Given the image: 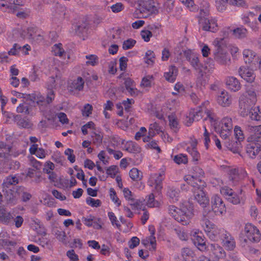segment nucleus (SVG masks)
Segmentation results:
<instances>
[{"mask_svg": "<svg viewBox=\"0 0 261 261\" xmlns=\"http://www.w3.org/2000/svg\"><path fill=\"white\" fill-rule=\"evenodd\" d=\"M197 141L196 140L192 141L190 142V145L187 148V152L192 157L193 161L198 162L200 158V155L197 149Z\"/></svg>", "mask_w": 261, "mask_h": 261, "instance_id": "b1692460", "label": "nucleus"}, {"mask_svg": "<svg viewBox=\"0 0 261 261\" xmlns=\"http://www.w3.org/2000/svg\"><path fill=\"white\" fill-rule=\"evenodd\" d=\"M257 101V97L255 91L250 88L240 96L239 108L240 114L245 117L250 114L252 120L259 121L261 120V109L259 107L252 108Z\"/></svg>", "mask_w": 261, "mask_h": 261, "instance_id": "f257e3e1", "label": "nucleus"}, {"mask_svg": "<svg viewBox=\"0 0 261 261\" xmlns=\"http://www.w3.org/2000/svg\"><path fill=\"white\" fill-rule=\"evenodd\" d=\"M205 113L206 115V118L205 119H208L212 125H215L218 120V117L213 112V110L212 109H206L205 111Z\"/></svg>", "mask_w": 261, "mask_h": 261, "instance_id": "c9c22d12", "label": "nucleus"}, {"mask_svg": "<svg viewBox=\"0 0 261 261\" xmlns=\"http://www.w3.org/2000/svg\"><path fill=\"white\" fill-rule=\"evenodd\" d=\"M217 131L223 139H227L231 134L233 128L232 120L230 117H225L222 118L217 126Z\"/></svg>", "mask_w": 261, "mask_h": 261, "instance_id": "1a4fd4ad", "label": "nucleus"}, {"mask_svg": "<svg viewBox=\"0 0 261 261\" xmlns=\"http://www.w3.org/2000/svg\"><path fill=\"white\" fill-rule=\"evenodd\" d=\"M243 58L245 62L248 64L253 63L256 60V53L252 50L245 49L243 51Z\"/></svg>", "mask_w": 261, "mask_h": 261, "instance_id": "cd10ccee", "label": "nucleus"}, {"mask_svg": "<svg viewBox=\"0 0 261 261\" xmlns=\"http://www.w3.org/2000/svg\"><path fill=\"white\" fill-rule=\"evenodd\" d=\"M154 77L152 75H147L142 79L140 86L144 88H150L151 87L154 81Z\"/></svg>", "mask_w": 261, "mask_h": 261, "instance_id": "f704fd0d", "label": "nucleus"}, {"mask_svg": "<svg viewBox=\"0 0 261 261\" xmlns=\"http://www.w3.org/2000/svg\"><path fill=\"white\" fill-rule=\"evenodd\" d=\"M193 242L198 250L202 252L206 251L207 246L205 243V238L202 232L198 229H196L193 232Z\"/></svg>", "mask_w": 261, "mask_h": 261, "instance_id": "ddd939ff", "label": "nucleus"}, {"mask_svg": "<svg viewBox=\"0 0 261 261\" xmlns=\"http://www.w3.org/2000/svg\"><path fill=\"white\" fill-rule=\"evenodd\" d=\"M201 224L207 237L212 241H218L226 230L218 227L206 218L202 219Z\"/></svg>", "mask_w": 261, "mask_h": 261, "instance_id": "39448f33", "label": "nucleus"}, {"mask_svg": "<svg viewBox=\"0 0 261 261\" xmlns=\"http://www.w3.org/2000/svg\"><path fill=\"white\" fill-rule=\"evenodd\" d=\"M146 204L149 207H158L160 205V202L155 200L153 193L150 194L146 198Z\"/></svg>", "mask_w": 261, "mask_h": 261, "instance_id": "72a5a7b5", "label": "nucleus"}, {"mask_svg": "<svg viewBox=\"0 0 261 261\" xmlns=\"http://www.w3.org/2000/svg\"><path fill=\"white\" fill-rule=\"evenodd\" d=\"M227 3H228V0H215L216 7L220 12L225 10Z\"/></svg>", "mask_w": 261, "mask_h": 261, "instance_id": "8fccbe9b", "label": "nucleus"}, {"mask_svg": "<svg viewBox=\"0 0 261 261\" xmlns=\"http://www.w3.org/2000/svg\"><path fill=\"white\" fill-rule=\"evenodd\" d=\"M41 202L48 207H54L56 206L55 199L48 194L45 195L44 197L41 200Z\"/></svg>", "mask_w": 261, "mask_h": 261, "instance_id": "c03bdc74", "label": "nucleus"}, {"mask_svg": "<svg viewBox=\"0 0 261 261\" xmlns=\"http://www.w3.org/2000/svg\"><path fill=\"white\" fill-rule=\"evenodd\" d=\"M202 28L204 31L215 33L218 30L217 20L212 17L205 18L202 23Z\"/></svg>", "mask_w": 261, "mask_h": 261, "instance_id": "6ab92c4d", "label": "nucleus"}, {"mask_svg": "<svg viewBox=\"0 0 261 261\" xmlns=\"http://www.w3.org/2000/svg\"><path fill=\"white\" fill-rule=\"evenodd\" d=\"M173 161L178 165L181 164H186L188 162L187 155L182 153L175 155L173 158Z\"/></svg>", "mask_w": 261, "mask_h": 261, "instance_id": "49530a36", "label": "nucleus"}, {"mask_svg": "<svg viewBox=\"0 0 261 261\" xmlns=\"http://www.w3.org/2000/svg\"><path fill=\"white\" fill-rule=\"evenodd\" d=\"M181 255L182 257L187 260L190 258H192L194 255L193 250L189 248H184L182 250Z\"/></svg>", "mask_w": 261, "mask_h": 261, "instance_id": "13d9d810", "label": "nucleus"}, {"mask_svg": "<svg viewBox=\"0 0 261 261\" xmlns=\"http://www.w3.org/2000/svg\"><path fill=\"white\" fill-rule=\"evenodd\" d=\"M28 98L33 102L36 103L40 109L41 107L46 106L45 98L40 92H35L32 94H28Z\"/></svg>", "mask_w": 261, "mask_h": 261, "instance_id": "4be33fe9", "label": "nucleus"}, {"mask_svg": "<svg viewBox=\"0 0 261 261\" xmlns=\"http://www.w3.org/2000/svg\"><path fill=\"white\" fill-rule=\"evenodd\" d=\"M231 33H232V30L231 29L230 27H224L220 32V35L222 38H218L223 39V41L225 42L224 39L228 38Z\"/></svg>", "mask_w": 261, "mask_h": 261, "instance_id": "603ef678", "label": "nucleus"}, {"mask_svg": "<svg viewBox=\"0 0 261 261\" xmlns=\"http://www.w3.org/2000/svg\"><path fill=\"white\" fill-rule=\"evenodd\" d=\"M179 195V191L173 187H169L167 191V196L170 199V200L173 202H176L178 200Z\"/></svg>", "mask_w": 261, "mask_h": 261, "instance_id": "473e14b6", "label": "nucleus"}, {"mask_svg": "<svg viewBox=\"0 0 261 261\" xmlns=\"http://www.w3.org/2000/svg\"><path fill=\"white\" fill-rule=\"evenodd\" d=\"M109 195L110 199L115 205L119 207L121 205V202L117 196L116 192L114 188H111L109 189Z\"/></svg>", "mask_w": 261, "mask_h": 261, "instance_id": "37998d69", "label": "nucleus"}, {"mask_svg": "<svg viewBox=\"0 0 261 261\" xmlns=\"http://www.w3.org/2000/svg\"><path fill=\"white\" fill-rule=\"evenodd\" d=\"M18 182V179L16 176H9L4 180L3 189L14 188L13 186Z\"/></svg>", "mask_w": 261, "mask_h": 261, "instance_id": "7c9ffc66", "label": "nucleus"}, {"mask_svg": "<svg viewBox=\"0 0 261 261\" xmlns=\"http://www.w3.org/2000/svg\"><path fill=\"white\" fill-rule=\"evenodd\" d=\"M117 71V61L115 59H113L108 62V72L114 75Z\"/></svg>", "mask_w": 261, "mask_h": 261, "instance_id": "6e6d98bb", "label": "nucleus"}, {"mask_svg": "<svg viewBox=\"0 0 261 261\" xmlns=\"http://www.w3.org/2000/svg\"><path fill=\"white\" fill-rule=\"evenodd\" d=\"M161 132V127L158 123L155 122L150 124L148 130V134L150 136L153 137L156 134H159Z\"/></svg>", "mask_w": 261, "mask_h": 261, "instance_id": "a19ab883", "label": "nucleus"}, {"mask_svg": "<svg viewBox=\"0 0 261 261\" xmlns=\"http://www.w3.org/2000/svg\"><path fill=\"white\" fill-rule=\"evenodd\" d=\"M93 138V142L97 145H100L102 141L103 135L101 133H96L94 132L91 135Z\"/></svg>", "mask_w": 261, "mask_h": 261, "instance_id": "5fc2aeb1", "label": "nucleus"}, {"mask_svg": "<svg viewBox=\"0 0 261 261\" xmlns=\"http://www.w3.org/2000/svg\"><path fill=\"white\" fill-rule=\"evenodd\" d=\"M13 217L10 212H7L5 210L0 211V221L5 224H8Z\"/></svg>", "mask_w": 261, "mask_h": 261, "instance_id": "58836bf2", "label": "nucleus"}, {"mask_svg": "<svg viewBox=\"0 0 261 261\" xmlns=\"http://www.w3.org/2000/svg\"><path fill=\"white\" fill-rule=\"evenodd\" d=\"M228 3L238 7H246L247 6L245 0H228Z\"/></svg>", "mask_w": 261, "mask_h": 261, "instance_id": "0e129e2a", "label": "nucleus"}, {"mask_svg": "<svg viewBox=\"0 0 261 261\" xmlns=\"http://www.w3.org/2000/svg\"><path fill=\"white\" fill-rule=\"evenodd\" d=\"M215 47L213 56L215 61L219 64L226 65L230 61V58L227 49L226 43L223 39L216 38L213 43Z\"/></svg>", "mask_w": 261, "mask_h": 261, "instance_id": "7ed1b4c3", "label": "nucleus"}, {"mask_svg": "<svg viewBox=\"0 0 261 261\" xmlns=\"http://www.w3.org/2000/svg\"><path fill=\"white\" fill-rule=\"evenodd\" d=\"M129 177L133 180H140L142 178V173L136 168H132L129 172Z\"/></svg>", "mask_w": 261, "mask_h": 261, "instance_id": "ea45409f", "label": "nucleus"}, {"mask_svg": "<svg viewBox=\"0 0 261 261\" xmlns=\"http://www.w3.org/2000/svg\"><path fill=\"white\" fill-rule=\"evenodd\" d=\"M123 193L124 197L128 203L130 202L134 201L135 198L134 194L130 191L127 188H125L123 190Z\"/></svg>", "mask_w": 261, "mask_h": 261, "instance_id": "09e8293b", "label": "nucleus"}, {"mask_svg": "<svg viewBox=\"0 0 261 261\" xmlns=\"http://www.w3.org/2000/svg\"><path fill=\"white\" fill-rule=\"evenodd\" d=\"M113 13H117L122 11L124 9V6L121 3H116L110 7Z\"/></svg>", "mask_w": 261, "mask_h": 261, "instance_id": "69168bd1", "label": "nucleus"}, {"mask_svg": "<svg viewBox=\"0 0 261 261\" xmlns=\"http://www.w3.org/2000/svg\"><path fill=\"white\" fill-rule=\"evenodd\" d=\"M217 101L220 106L223 107H229L232 102L231 96L225 90H222L217 96Z\"/></svg>", "mask_w": 261, "mask_h": 261, "instance_id": "aec40b11", "label": "nucleus"}, {"mask_svg": "<svg viewBox=\"0 0 261 261\" xmlns=\"http://www.w3.org/2000/svg\"><path fill=\"white\" fill-rule=\"evenodd\" d=\"M84 80L81 77H78L70 83H69V87L72 90L81 91L83 90L84 85Z\"/></svg>", "mask_w": 261, "mask_h": 261, "instance_id": "c756f323", "label": "nucleus"}, {"mask_svg": "<svg viewBox=\"0 0 261 261\" xmlns=\"http://www.w3.org/2000/svg\"><path fill=\"white\" fill-rule=\"evenodd\" d=\"M86 201L88 205L93 207H99L101 204V202L99 199H95L90 197L86 199Z\"/></svg>", "mask_w": 261, "mask_h": 261, "instance_id": "bf43d9fd", "label": "nucleus"}, {"mask_svg": "<svg viewBox=\"0 0 261 261\" xmlns=\"http://www.w3.org/2000/svg\"><path fill=\"white\" fill-rule=\"evenodd\" d=\"M234 133L236 139L238 142L236 141L233 143V145L229 144L228 148L233 153H237L239 151L240 142L242 141L245 137L243 131L241 127L236 126L234 128Z\"/></svg>", "mask_w": 261, "mask_h": 261, "instance_id": "dca6fc26", "label": "nucleus"}, {"mask_svg": "<svg viewBox=\"0 0 261 261\" xmlns=\"http://www.w3.org/2000/svg\"><path fill=\"white\" fill-rule=\"evenodd\" d=\"M178 74V69L175 66L171 65L169 67L168 71L164 73V76L166 81L170 83H174Z\"/></svg>", "mask_w": 261, "mask_h": 261, "instance_id": "393cba45", "label": "nucleus"}, {"mask_svg": "<svg viewBox=\"0 0 261 261\" xmlns=\"http://www.w3.org/2000/svg\"><path fill=\"white\" fill-rule=\"evenodd\" d=\"M210 256L214 261H219L226 256V252L222 247L215 243L209 244L207 246V250Z\"/></svg>", "mask_w": 261, "mask_h": 261, "instance_id": "9b49d317", "label": "nucleus"}, {"mask_svg": "<svg viewBox=\"0 0 261 261\" xmlns=\"http://www.w3.org/2000/svg\"><path fill=\"white\" fill-rule=\"evenodd\" d=\"M124 149L132 153H138L141 151V147L135 142L127 141L124 145Z\"/></svg>", "mask_w": 261, "mask_h": 261, "instance_id": "bb28decb", "label": "nucleus"}, {"mask_svg": "<svg viewBox=\"0 0 261 261\" xmlns=\"http://www.w3.org/2000/svg\"><path fill=\"white\" fill-rule=\"evenodd\" d=\"M225 83L227 89L233 92H237L241 88L240 82L234 76H227L225 79Z\"/></svg>", "mask_w": 261, "mask_h": 261, "instance_id": "412c9836", "label": "nucleus"}, {"mask_svg": "<svg viewBox=\"0 0 261 261\" xmlns=\"http://www.w3.org/2000/svg\"><path fill=\"white\" fill-rule=\"evenodd\" d=\"M64 154L67 156V159L71 163H73L75 161V156L74 154V151L70 148L66 149L64 151Z\"/></svg>", "mask_w": 261, "mask_h": 261, "instance_id": "e2e57ef3", "label": "nucleus"}, {"mask_svg": "<svg viewBox=\"0 0 261 261\" xmlns=\"http://www.w3.org/2000/svg\"><path fill=\"white\" fill-rule=\"evenodd\" d=\"M260 151L261 145L258 140L251 141L246 145V153L251 159H255Z\"/></svg>", "mask_w": 261, "mask_h": 261, "instance_id": "2eb2a0df", "label": "nucleus"}, {"mask_svg": "<svg viewBox=\"0 0 261 261\" xmlns=\"http://www.w3.org/2000/svg\"><path fill=\"white\" fill-rule=\"evenodd\" d=\"M20 45L17 43H14L12 47L8 52V54L10 56H20Z\"/></svg>", "mask_w": 261, "mask_h": 261, "instance_id": "052dcab7", "label": "nucleus"}, {"mask_svg": "<svg viewBox=\"0 0 261 261\" xmlns=\"http://www.w3.org/2000/svg\"><path fill=\"white\" fill-rule=\"evenodd\" d=\"M108 216L113 226H116L117 228H119L121 226L115 214L112 212H109L108 213Z\"/></svg>", "mask_w": 261, "mask_h": 261, "instance_id": "3c124183", "label": "nucleus"}, {"mask_svg": "<svg viewBox=\"0 0 261 261\" xmlns=\"http://www.w3.org/2000/svg\"><path fill=\"white\" fill-rule=\"evenodd\" d=\"M145 62L148 65H153L155 60V54L151 50H148L144 57Z\"/></svg>", "mask_w": 261, "mask_h": 261, "instance_id": "79ce46f5", "label": "nucleus"}, {"mask_svg": "<svg viewBox=\"0 0 261 261\" xmlns=\"http://www.w3.org/2000/svg\"><path fill=\"white\" fill-rule=\"evenodd\" d=\"M239 73L240 76L248 83H252L255 78L253 71L247 67H241L239 70Z\"/></svg>", "mask_w": 261, "mask_h": 261, "instance_id": "a211bd4d", "label": "nucleus"}, {"mask_svg": "<svg viewBox=\"0 0 261 261\" xmlns=\"http://www.w3.org/2000/svg\"><path fill=\"white\" fill-rule=\"evenodd\" d=\"M212 209L216 215H222L226 212L225 204L221 197L215 194L211 198Z\"/></svg>", "mask_w": 261, "mask_h": 261, "instance_id": "f8f14e48", "label": "nucleus"}, {"mask_svg": "<svg viewBox=\"0 0 261 261\" xmlns=\"http://www.w3.org/2000/svg\"><path fill=\"white\" fill-rule=\"evenodd\" d=\"M220 191L221 194L225 197L226 199L228 197L232 196V194L234 193L232 189L226 186L221 187Z\"/></svg>", "mask_w": 261, "mask_h": 261, "instance_id": "864d4df0", "label": "nucleus"}, {"mask_svg": "<svg viewBox=\"0 0 261 261\" xmlns=\"http://www.w3.org/2000/svg\"><path fill=\"white\" fill-rule=\"evenodd\" d=\"M182 4L188 7L190 11H194L197 10V7L194 4V0H179Z\"/></svg>", "mask_w": 261, "mask_h": 261, "instance_id": "680f3d73", "label": "nucleus"}, {"mask_svg": "<svg viewBox=\"0 0 261 261\" xmlns=\"http://www.w3.org/2000/svg\"><path fill=\"white\" fill-rule=\"evenodd\" d=\"M140 8V11L151 12L153 10L154 7L153 3L151 1L142 0L141 3L138 5Z\"/></svg>", "mask_w": 261, "mask_h": 261, "instance_id": "2f4dec72", "label": "nucleus"}, {"mask_svg": "<svg viewBox=\"0 0 261 261\" xmlns=\"http://www.w3.org/2000/svg\"><path fill=\"white\" fill-rule=\"evenodd\" d=\"M17 125L23 128H30L32 127V123L27 118H22L20 116H17L15 118Z\"/></svg>", "mask_w": 261, "mask_h": 261, "instance_id": "e433bc0d", "label": "nucleus"}, {"mask_svg": "<svg viewBox=\"0 0 261 261\" xmlns=\"http://www.w3.org/2000/svg\"><path fill=\"white\" fill-rule=\"evenodd\" d=\"M3 192L8 203L15 204L17 201V193L14 188L3 189Z\"/></svg>", "mask_w": 261, "mask_h": 261, "instance_id": "5701e85b", "label": "nucleus"}, {"mask_svg": "<svg viewBox=\"0 0 261 261\" xmlns=\"http://www.w3.org/2000/svg\"><path fill=\"white\" fill-rule=\"evenodd\" d=\"M165 176V174L163 170L150 174L147 181V185L149 187L153 189L152 190L153 192L157 193L159 195L161 194L163 189V181Z\"/></svg>", "mask_w": 261, "mask_h": 261, "instance_id": "423d86ee", "label": "nucleus"}, {"mask_svg": "<svg viewBox=\"0 0 261 261\" xmlns=\"http://www.w3.org/2000/svg\"><path fill=\"white\" fill-rule=\"evenodd\" d=\"M228 183L230 186H236L247 176L246 170L242 168L228 167L227 170Z\"/></svg>", "mask_w": 261, "mask_h": 261, "instance_id": "0eeeda50", "label": "nucleus"}, {"mask_svg": "<svg viewBox=\"0 0 261 261\" xmlns=\"http://www.w3.org/2000/svg\"><path fill=\"white\" fill-rule=\"evenodd\" d=\"M124 85L127 92L132 96L138 95L139 91L136 88V84L135 82L129 77L125 79Z\"/></svg>", "mask_w": 261, "mask_h": 261, "instance_id": "a878e982", "label": "nucleus"}, {"mask_svg": "<svg viewBox=\"0 0 261 261\" xmlns=\"http://www.w3.org/2000/svg\"><path fill=\"white\" fill-rule=\"evenodd\" d=\"M242 234L244 236L245 242H247L248 240L251 242L257 243L261 238V234L259 229L255 226L249 223L245 224Z\"/></svg>", "mask_w": 261, "mask_h": 261, "instance_id": "6e6552de", "label": "nucleus"}, {"mask_svg": "<svg viewBox=\"0 0 261 261\" xmlns=\"http://www.w3.org/2000/svg\"><path fill=\"white\" fill-rule=\"evenodd\" d=\"M220 240L223 247L227 250H233L236 247V242L234 237L227 230L224 231Z\"/></svg>", "mask_w": 261, "mask_h": 261, "instance_id": "4468645a", "label": "nucleus"}, {"mask_svg": "<svg viewBox=\"0 0 261 261\" xmlns=\"http://www.w3.org/2000/svg\"><path fill=\"white\" fill-rule=\"evenodd\" d=\"M107 150L110 154H113L116 160H119L123 156V153L121 151L115 150L109 147L107 148Z\"/></svg>", "mask_w": 261, "mask_h": 261, "instance_id": "338daca9", "label": "nucleus"}, {"mask_svg": "<svg viewBox=\"0 0 261 261\" xmlns=\"http://www.w3.org/2000/svg\"><path fill=\"white\" fill-rule=\"evenodd\" d=\"M52 52L55 56L62 57L64 53V50L62 48V44L61 43L55 44L52 47Z\"/></svg>", "mask_w": 261, "mask_h": 261, "instance_id": "a18cd8bd", "label": "nucleus"}, {"mask_svg": "<svg viewBox=\"0 0 261 261\" xmlns=\"http://www.w3.org/2000/svg\"><path fill=\"white\" fill-rule=\"evenodd\" d=\"M136 43V41L133 39L129 38L124 40L122 44V48L127 50L133 48Z\"/></svg>", "mask_w": 261, "mask_h": 261, "instance_id": "4d7b16f0", "label": "nucleus"}, {"mask_svg": "<svg viewBox=\"0 0 261 261\" xmlns=\"http://www.w3.org/2000/svg\"><path fill=\"white\" fill-rule=\"evenodd\" d=\"M43 34L44 32L40 29L31 39L36 43H39L43 40Z\"/></svg>", "mask_w": 261, "mask_h": 261, "instance_id": "774afa93", "label": "nucleus"}, {"mask_svg": "<svg viewBox=\"0 0 261 261\" xmlns=\"http://www.w3.org/2000/svg\"><path fill=\"white\" fill-rule=\"evenodd\" d=\"M210 102L208 100L203 102L201 106L195 108L191 109L185 120V123L187 126H190L194 121H199L203 116L202 107L207 106Z\"/></svg>", "mask_w": 261, "mask_h": 261, "instance_id": "9d476101", "label": "nucleus"}, {"mask_svg": "<svg viewBox=\"0 0 261 261\" xmlns=\"http://www.w3.org/2000/svg\"><path fill=\"white\" fill-rule=\"evenodd\" d=\"M140 36L144 42H148L152 37L153 34L149 30L144 29L140 32Z\"/></svg>", "mask_w": 261, "mask_h": 261, "instance_id": "de8ad7c7", "label": "nucleus"}, {"mask_svg": "<svg viewBox=\"0 0 261 261\" xmlns=\"http://www.w3.org/2000/svg\"><path fill=\"white\" fill-rule=\"evenodd\" d=\"M168 211L169 214L176 221L184 225H187L190 223L194 215L192 208L184 206L182 208H179L174 205H169Z\"/></svg>", "mask_w": 261, "mask_h": 261, "instance_id": "20e7f679", "label": "nucleus"}, {"mask_svg": "<svg viewBox=\"0 0 261 261\" xmlns=\"http://www.w3.org/2000/svg\"><path fill=\"white\" fill-rule=\"evenodd\" d=\"M185 56L195 70L199 72H202V64L199 62V58L196 54L189 50L185 52Z\"/></svg>", "mask_w": 261, "mask_h": 261, "instance_id": "f3484780", "label": "nucleus"}, {"mask_svg": "<svg viewBox=\"0 0 261 261\" xmlns=\"http://www.w3.org/2000/svg\"><path fill=\"white\" fill-rule=\"evenodd\" d=\"M187 184L192 187V190L195 196V199L200 206L203 208L206 207L209 204V198L206 196L203 189L206 186L205 181L199 177H196L193 175H187L184 177Z\"/></svg>", "mask_w": 261, "mask_h": 261, "instance_id": "f03ea898", "label": "nucleus"}, {"mask_svg": "<svg viewBox=\"0 0 261 261\" xmlns=\"http://www.w3.org/2000/svg\"><path fill=\"white\" fill-rule=\"evenodd\" d=\"M85 58L87 60L86 62L87 65L95 66L98 65L99 62V58L95 55H88L85 56Z\"/></svg>", "mask_w": 261, "mask_h": 261, "instance_id": "4c0bfd02", "label": "nucleus"}, {"mask_svg": "<svg viewBox=\"0 0 261 261\" xmlns=\"http://www.w3.org/2000/svg\"><path fill=\"white\" fill-rule=\"evenodd\" d=\"M248 31L243 26L232 30V36L238 39H243L247 36Z\"/></svg>", "mask_w": 261, "mask_h": 261, "instance_id": "c85d7f7f", "label": "nucleus"}]
</instances>
